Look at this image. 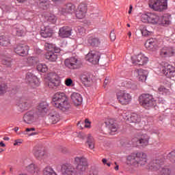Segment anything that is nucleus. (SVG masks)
I'll return each instance as SVG.
<instances>
[{
    "label": "nucleus",
    "instance_id": "b1692460",
    "mask_svg": "<svg viewBox=\"0 0 175 175\" xmlns=\"http://www.w3.org/2000/svg\"><path fill=\"white\" fill-rule=\"evenodd\" d=\"M70 98L75 106H80L83 103V96L79 93L73 92Z\"/></svg>",
    "mask_w": 175,
    "mask_h": 175
},
{
    "label": "nucleus",
    "instance_id": "4c0bfd02",
    "mask_svg": "<svg viewBox=\"0 0 175 175\" xmlns=\"http://www.w3.org/2000/svg\"><path fill=\"white\" fill-rule=\"evenodd\" d=\"M10 44V40L7 37H5L4 36H0V45L6 46H9Z\"/></svg>",
    "mask_w": 175,
    "mask_h": 175
},
{
    "label": "nucleus",
    "instance_id": "e2e57ef3",
    "mask_svg": "<svg viewBox=\"0 0 175 175\" xmlns=\"http://www.w3.org/2000/svg\"><path fill=\"white\" fill-rule=\"evenodd\" d=\"M133 9V6H132V5H130L129 10V14H132Z\"/></svg>",
    "mask_w": 175,
    "mask_h": 175
},
{
    "label": "nucleus",
    "instance_id": "09e8293b",
    "mask_svg": "<svg viewBox=\"0 0 175 175\" xmlns=\"http://www.w3.org/2000/svg\"><path fill=\"white\" fill-rule=\"evenodd\" d=\"M44 46L47 51H53L55 45L46 42Z\"/></svg>",
    "mask_w": 175,
    "mask_h": 175
},
{
    "label": "nucleus",
    "instance_id": "5fc2aeb1",
    "mask_svg": "<svg viewBox=\"0 0 175 175\" xmlns=\"http://www.w3.org/2000/svg\"><path fill=\"white\" fill-rule=\"evenodd\" d=\"M78 137L79 139H81L82 140H84V139H85L87 137V135H85V134H84V133H81L78 135Z\"/></svg>",
    "mask_w": 175,
    "mask_h": 175
},
{
    "label": "nucleus",
    "instance_id": "20e7f679",
    "mask_svg": "<svg viewBox=\"0 0 175 175\" xmlns=\"http://www.w3.org/2000/svg\"><path fill=\"white\" fill-rule=\"evenodd\" d=\"M139 103H141L144 109L150 110L151 107L155 106V100H154L152 95L150 94H142L139 96Z\"/></svg>",
    "mask_w": 175,
    "mask_h": 175
},
{
    "label": "nucleus",
    "instance_id": "6e6552de",
    "mask_svg": "<svg viewBox=\"0 0 175 175\" xmlns=\"http://www.w3.org/2000/svg\"><path fill=\"white\" fill-rule=\"evenodd\" d=\"M64 65L68 69H80L83 64L76 57H69L64 60Z\"/></svg>",
    "mask_w": 175,
    "mask_h": 175
},
{
    "label": "nucleus",
    "instance_id": "c03bdc74",
    "mask_svg": "<svg viewBox=\"0 0 175 175\" xmlns=\"http://www.w3.org/2000/svg\"><path fill=\"white\" fill-rule=\"evenodd\" d=\"M37 70L42 72V73H45V72L48 70L47 66L46 64H40L37 66Z\"/></svg>",
    "mask_w": 175,
    "mask_h": 175
},
{
    "label": "nucleus",
    "instance_id": "7ed1b4c3",
    "mask_svg": "<svg viewBox=\"0 0 175 175\" xmlns=\"http://www.w3.org/2000/svg\"><path fill=\"white\" fill-rule=\"evenodd\" d=\"M127 165L134 166L135 167H140L147 165V154L143 152L132 153L127 157Z\"/></svg>",
    "mask_w": 175,
    "mask_h": 175
},
{
    "label": "nucleus",
    "instance_id": "72a5a7b5",
    "mask_svg": "<svg viewBox=\"0 0 175 175\" xmlns=\"http://www.w3.org/2000/svg\"><path fill=\"white\" fill-rule=\"evenodd\" d=\"M105 124L108 126L109 131H111L109 133L110 135H113L114 132H117V126L114 124V122L113 120H109L105 122Z\"/></svg>",
    "mask_w": 175,
    "mask_h": 175
},
{
    "label": "nucleus",
    "instance_id": "dca6fc26",
    "mask_svg": "<svg viewBox=\"0 0 175 175\" xmlns=\"http://www.w3.org/2000/svg\"><path fill=\"white\" fill-rule=\"evenodd\" d=\"M175 54V49L173 47L165 46L160 51V55L163 58H167L169 57H173Z\"/></svg>",
    "mask_w": 175,
    "mask_h": 175
},
{
    "label": "nucleus",
    "instance_id": "a211bd4d",
    "mask_svg": "<svg viewBox=\"0 0 175 175\" xmlns=\"http://www.w3.org/2000/svg\"><path fill=\"white\" fill-rule=\"evenodd\" d=\"M162 73L167 77L171 79V77H175V68L173 66L167 64L165 67L162 68Z\"/></svg>",
    "mask_w": 175,
    "mask_h": 175
},
{
    "label": "nucleus",
    "instance_id": "0e129e2a",
    "mask_svg": "<svg viewBox=\"0 0 175 175\" xmlns=\"http://www.w3.org/2000/svg\"><path fill=\"white\" fill-rule=\"evenodd\" d=\"M31 131H35V128H27L26 132H31Z\"/></svg>",
    "mask_w": 175,
    "mask_h": 175
},
{
    "label": "nucleus",
    "instance_id": "473e14b6",
    "mask_svg": "<svg viewBox=\"0 0 175 175\" xmlns=\"http://www.w3.org/2000/svg\"><path fill=\"white\" fill-rule=\"evenodd\" d=\"M127 120L131 124H139V122L142 121L140 116L136 113H132L130 118H127Z\"/></svg>",
    "mask_w": 175,
    "mask_h": 175
},
{
    "label": "nucleus",
    "instance_id": "864d4df0",
    "mask_svg": "<svg viewBox=\"0 0 175 175\" xmlns=\"http://www.w3.org/2000/svg\"><path fill=\"white\" fill-rule=\"evenodd\" d=\"M78 33L81 36L84 35L85 33V29H84V27H79L78 28Z\"/></svg>",
    "mask_w": 175,
    "mask_h": 175
},
{
    "label": "nucleus",
    "instance_id": "37998d69",
    "mask_svg": "<svg viewBox=\"0 0 175 175\" xmlns=\"http://www.w3.org/2000/svg\"><path fill=\"white\" fill-rule=\"evenodd\" d=\"M39 8L43 9V10H46L49 8V1L47 0L40 1L39 3Z\"/></svg>",
    "mask_w": 175,
    "mask_h": 175
},
{
    "label": "nucleus",
    "instance_id": "7c9ffc66",
    "mask_svg": "<svg viewBox=\"0 0 175 175\" xmlns=\"http://www.w3.org/2000/svg\"><path fill=\"white\" fill-rule=\"evenodd\" d=\"M46 59L50 62H57V59H58V55L55 54L53 51H48L45 53Z\"/></svg>",
    "mask_w": 175,
    "mask_h": 175
},
{
    "label": "nucleus",
    "instance_id": "f03ea898",
    "mask_svg": "<svg viewBox=\"0 0 175 175\" xmlns=\"http://www.w3.org/2000/svg\"><path fill=\"white\" fill-rule=\"evenodd\" d=\"M52 105L55 107L62 110V111H66V110L70 109L69 99L64 92H58L55 93L52 98Z\"/></svg>",
    "mask_w": 175,
    "mask_h": 175
},
{
    "label": "nucleus",
    "instance_id": "052dcab7",
    "mask_svg": "<svg viewBox=\"0 0 175 175\" xmlns=\"http://www.w3.org/2000/svg\"><path fill=\"white\" fill-rule=\"evenodd\" d=\"M99 17V14H92V18L95 19Z\"/></svg>",
    "mask_w": 175,
    "mask_h": 175
},
{
    "label": "nucleus",
    "instance_id": "393cba45",
    "mask_svg": "<svg viewBox=\"0 0 175 175\" xmlns=\"http://www.w3.org/2000/svg\"><path fill=\"white\" fill-rule=\"evenodd\" d=\"M147 70L143 69H137L135 70V75H136L139 81H146L147 80Z\"/></svg>",
    "mask_w": 175,
    "mask_h": 175
},
{
    "label": "nucleus",
    "instance_id": "aec40b11",
    "mask_svg": "<svg viewBox=\"0 0 175 175\" xmlns=\"http://www.w3.org/2000/svg\"><path fill=\"white\" fill-rule=\"evenodd\" d=\"M145 47L147 50L150 51H155L158 49V45L157 44V40L155 38H150L146 40L145 43Z\"/></svg>",
    "mask_w": 175,
    "mask_h": 175
},
{
    "label": "nucleus",
    "instance_id": "774afa93",
    "mask_svg": "<svg viewBox=\"0 0 175 175\" xmlns=\"http://www.w3.org/2000/svg\"><path fill=\"white\" fill-rule=\"evenodd\" d=\"M0 146L1 147H6V145L3 143V142H0Z\"/></svg>",
    "mask_w": 175,
    "mask_h": 175
},
{
    "label": "nucleus",
    "instance_id": "603ef678",
    "mask_svg": "<svg viewBox=\"0 0 175 175\" xmlns=\"http://www.w3.org/2000/svg\"><path fill=\"white\" fill-rule=\"evenodd\" d=\"M109 38L112 42H114L116 40V33L114 32V30H112L109 34Z\"/></svg>",
    "mask_w": 175,
    "mask_h": 175
},
{
    "label": "nucleus",
    "instance_id": "423d86ee",
    "mask_svg": "<svg viewBox=\"0 0 175 175\" xmlns=\"http://www.w3.org/2000/svg\"><path fill=\"white\" fill-rule=\"evenodd\" d=\"M117 99L124 106L129 105L132 102V95H131L126 90H120L116 93Z\"/></svg>",
    "mask_w": 175,
    "mask_h": 175
},
{
    "label": "nucleus",
    "instance_id": "e433bc0d",
    "mask_svg": "<svg viewBox=\"0 0 175 175\" xmlns=\"http://www.w3.org/2000/svg\"><path fill=\"white\" fill-rule=\"evenodd\" d=\"M1 63L7 68H10L12 66V58L3 56L1 57Z\"/></svg>",
    "mask_w": 175,
    "mask_h": 175
},
{
    "label": "nucleus",
    "instance_id": "49530a36",
    "mask_svg": "<svg viewBox=\"0 0 175 175\" xmlns=\"http://www.w3.org/2000/svg\"><path fill=\"white\" fill-rule=\"evenodd\" d=\"M126 86L130 90H137V84L133 81H129L126 83Z\"/></svg>",
    "mask_w": 175,
    "mask_h": 175
},
{
    "label": "nucleus",
    "instance_id": "ddd939ff",
    "mask_svg": "<svg viewBox=\"0 0 175 175\" xmlns=\"http://www.w3.org/2000/svg\"><path fill=\"white\" fill-rule=\"evenodd\" d=\"M26 81L29 83V84H30L31 87H33V88L39 87V84H40L38 77L31 72H27L26 74Z\"/></svg>",
    "mask_w": 175,
    "mask_h": 175
},
{
    "label": "nucleus",
    "instance_id": "ea45409f",
    "mask_svg": "<svg viewBox=\"0 0 175 175\" xmlns=\"http://www.w3.org/2000/svg\"><path fill=\"white\" fill-rule=\"evenodd\" d=\"M158 92L162 94V95H170V89L165 88V86L161 85L158 88Z\"/></svg>",
    "mask_w": 175,
    "mask_h": 175
},
{
    "label": "nucleus",
    "instance_id": "6e6d98bb",
    "mask_svg": "<svg viewBox=\"0 0 175 175\" xmlns=\"http://www.w3.org/2000/svg\"><path fill=\"white\" fill-rule=\"evenodd\" d=\"M23 143L22 139H16L15 140V143L14 144V146H20Z\"/></svg>",
    "mask_w": 175,
    "mask_h": 175
},
{
    "label": "nucleus",
    "instance_id": "f704fd0d",
    "mask_svg": "<svg viewBox=\"0 0 175 175\" xmlns=\"http://www.w3.org/2000/svg\"><path fill=\"white\" fill-rule=\"evenodd\" d=\"M86 144H88V148H90V150H94L95 148V139L91 134H89L87 136Z\"/></svg>",
    "mask_w": 175,
    "mask_h": 175
},
{
    "label": "nucleus",
    "instance_id": "3c124183",
    "mask_svg": "<svg viewBox=\"0 0 175 175\" xmlns=\"http://www.w3.org/2000/svg\"><path fill=\"white\" fill-rule=\"evenodd\" d=\"M65 84L67 85V87H70V85L73 84V80H72L70 78H68L65 81Z\"/></svg>",
    "mask_w": 175,
    "mask_h": 175
},
{
    "label": "nucleus",
    "instance_id": "c9c22d12",
    "mask_svg": "<svg viewBox=\"0 0 175 175\" xmlns=\"http://www.w3.org/2000/svg\"><path fill=\"white\" fill-rule=\"evenodd\" d=\"M80 79L82 83H90L91 81V77H90V73L83 72L80 75Z\"/></svg>",
    "mask_w": 175,
    "mask_h": 175
},
{
    "label": "nucleus",
    "instance_id": "c85d7f7f",
    "mask_svg": "<svg viewBox=\"0 0 175 175\" xmlns=\"http://www.w3.org/2000/svg\"><path fill=\"white\" fill-rule=\"evenodd\" d=\"M88 43L92 47H98L99 44H100V40L99 38L94 36H91L88 38Z\"/></svg>",
    "mask_w": 175,
    "mask_h": 175
},
{
    "label": "nucleus",
    "instance_id": "39448f33",
    "mask_svg": "<svg viewBox=\"0 0 175 175\" xmlns=\"http://www.w3.org/2000/svg\"><path fill=\"white\" fill-rule=\"evenodd\" d=\"M149 8L155 12H163L167 9V0H150Z\"/></svg>",
    "mask_w": 175,
    "mask_h": 175
},
{
    "label": "nucleus",
    "instance_id": "4be33fe9",
    "mask_svg": "<svg viewBox=\"0 0 175 175\" xmlns=\"http://www.w3.org/2000/svg\"><path fill=\"white\" fill-rule=\"evenodd\" d=\"M23 121L25 124H33V122H35V112H33V111H27L23 116Z\"/></svg>",
    "mask_w": 175,
    "mask_h": 175
},
{
    "label": "nucleus",
    "instance_id": "58836bf2",
    "mask_svg": "<svg viewBox=\"0 0 175 175\" xmlns=\"http://www.w3.org/2000/svg\"><path fill=\"white\" fill-rule=\"evenodd\" d=\"M159 25H169L170 24V21L167 16H159Z\"/></svg>",
    "mask_w": 175,
    "mask_h": 175
},
{
    "label": "nucleus",
    "instance_id": "4d7b16f0",
    "mask_svg": "<svg viewBox=\"0 0 175 175\" xmlns=\"http://www.w3.org/2000/svg\"><path fill=\"white\" fill-rule=\"evenodd\" d=\"M88 175H98V171H96V170H90Z\"/></svg>",
    "mask_w": 175,
    "mask_h": 175
},
{
    "label": "nucleus",
    "instance_id": "680f3d73",
    "mask_svg": "<svg viewBox=\"0 0 175 175\" xmlns=\"http://www.w3.org/2000/svg\"><path fill=\"white\" fill-rule=\"evenodd\" d=\"M108 83H109V79H107V78H105L104 81V85H103L104 88H106V85H107Z\"/></svg>",
    "mask_w": 175,
    "mask_h": 175
},
{
    "label": "nucleus",
    "instance_id": "8fccbe9b",
    "mask_svg": "<svg viewBox=\"0 0 175 175\" xmlns=\"http://www.w3.org/2000/svg\"><path fill=\"white\" fill-rule=\"evenodd\" d=\"M141 32L143 35V36H148V35H150V31L147 30V27H144L143 28L141 29Z\"/></svg>",
    "mask_w": 175,
    "mask_h": 175
},
{
    "label": "nucleus",
    "instance_id": "79ce46f5",
    "mask_svg": "<svg viewBox=\"0 0 175 175\" xmlns=\"http://www.w3.org/2000/svg\"><path fill=\"white\" fill-rule=\"evenodd\" d=\"M8 85L5 83H0V95H3L8 92Z\"/></svg>",
    "mask_w": 175,
    "mask_h": 175
},
{
    "label": "nucleus",
    "instance_id": "f8f14e48",
    "mask_svg": "<svg viewBox=\"0 0 175 175\" xmlns=\"http://www.w3.org/2000/svg\"><path fill=\"white\" fill-rule=\"evenodd\" d=\"M88 11V6L84 3H81L78 5L77 10L76 12L77 18H79L80 20L84 18V17H85V15L87 14Z\"/></svg>",
    "mask_w": 175,
    "mask_h": 175
},
{
    "label": "nucleus",
    "instance_id": "f3484780",
    "mask_svg": "<svg viewBox=\"0 0 175 175\" xmlns=\"http://www.w3.org/2000/svg\"><path fill=\"white\" fill-rule=\"evenodd\" d=\"M37 112L39 116H46L49 112V103L46 101L40 103L37 107Z\"/></svg>",
    "mask_w": 175,
    "mask_h": 175
},
{
    "label": "nucleus",
    "instance_id": "4468645a",
    "mask_svg": "<svg viewBox=\"0 0 175 175\" xmlns=\"http://www.w3.org/2000/svg\"><path fill=\"white\" fill-rule=\"evenodd\" d=\"M75 9H76V6L72 3H68L60 8L59 12L60 14H72V13H75Z\"/></svg>",
    "mask_w": 175,
    "mask_h": 175
},
{
    "label": "nucleus",
    "instance_id": "5701e85b",
    "mask_svg": "<svg viewBox=\"0 0 175 175\" xmlns=\"http://www.w3.org/2000/svg\"><path fill=\"white\" fill-rule=\"evenodd\" d=\"M70 35H72V27L64 26L61 27L59 30V36H60V38H69Z\"/></svg>",
    "mask_w": 175,
    "mask_h": 175
},
{
    "label": "nucleus",
    "instance_id": "9b49d317",
    "mask_svg": "<svg viewBox=\"0 0 175 175\" xmlns=\"http://www.w3.org/2000/svg\"><path fill=\"white\" fill-rule=\"evenodd\" d=\"M14 53L21 55V57H27L28 51H29V46L25 44H18L14 48Z\"/></svg>",
    "mask_w": 175,
    "mask_h": 175
},
{
    "label": "nucleus",
    "instance_id": "412c9836",
    "mask_svg": "<svg viewBox=\"0 0 175 175\" xmlns=\"http://www.w3.org/2000/svg\"><path fill=\"white\" fill-rule=\"evenodd\" d=\"M54 33V30L50 27V25H46L41 29L40 35L42 38H51Z\"/></svg>",
    "mask_w": 175,
    "mask_h": 175
},
{
    "label": "nucleus",
    "instance_id": "9d476101",
    "mask_svg": "<svg viewBox=\"0 0 175 175\" xmlns=\"http://www.w3.org/2000/svg\"><path fill=\"white\" fill-rule=\"evenodd\" d=\"M132 64L133 65H138L139 66H143L148 62V57L140 53L137 55L131 57Z\"/></svg>",
    "mask_w": 175,
    "mask_h": 175
},
{
    "label": "nucleus",
    "instance_id": "6ab92c4d",
    "mask_svg": "<svg viewBox=\"0 0 175 175\" xmlns=\"http://www.w3.org/2000/svg\"><path fill=\"white\" fill-rule=\"evenodd\" d=\"M59 113L54 110H52L48 114V119L46 120V122L49 124H57V122L59 121Z\"/></svg>",
    "mask_w": 175,
    "mask_h": 175
},
{
    "label": "nucleus",
    "instance_id": "bf43d9fd",
    "mask_svg": "<svg viewBox=\"0 0 175 175\" xmlns=\"http://www.w3.org/2000/svg\"><path fill=\"white\" fill-rule=\"evenodd\" d=\"M169 158H174L175 157V152H171L168 154Z\"/></svg>",
    "mask_w": 175,
    "mask_h": 175
},
{
    "label": "nucleus",
    "instance_id": "a18cd8bd",
    "mask_svg": "<svg viewBox=\"0 0 175 175\" xmlns=\"http://www.w3.org/2000/svg\"><path fill=\"white\" fill-rule=\"evenodd\" d=\"M158 170V173L159 175H170L171 171L167 168H161L160 167Z\"/></svg>",
    "mask_w": 175,
    "mask_h": 175
},
{
    "label": "nucleus",
    "instance_id": "bb28decb",
    "mask_svg": "<svg viewBox=\"0 0 175 175\" xmlns=\"http://www.w3.org/2000/svg\"><path fill=\"white\" fill-rule=\"evenodd\" d=\"M26 170L32 175H39V173H40V170L39 169V167L36 165V164L31 163L26 167Z\"/></svg>",
    "mask_w": 175,
    "mask_h": 175
},
{
    "label": "nucleus",
    "instance_id": "de8ad7c7",
    "mask_svg": "<svg viewBox=\"0 0 175 175\" xmlns=\"http://www.w3.org/2000/svg\"><path fill=\"white\" fill-rule=\"evenodd\" d=\"M46 20L51 24H55L57 23V17L54 14H51L48 16H46Z\"/></svg>",
    "mask_w": 175,
    "mask_h": 175
},
{
    "label": "nucleus",
    "instance_id": "0eeeda50",
    "mask_svg": "<svg viewBox=\"0 0 175 175\" xmlns=\"http://www.w3.org/2000/svg\"><path fill=\"white\" fill-rule=\"evenodd\" d=\"M159 17V16L154 13L142 14L141 20L142 23H148L149 24H153V25H159V23H161Z\"/></svg>",
    "mask_w": 175,
    "mask_h": 175
},
{
    "label": "nucleus",
    "instance_id": "c756f323",
    "mask_svg": "<svg viewBox=\"0 0 175 175\" xmlns=\"http://www.w3.org/2000/svg\"><path fill=\"white\" fill-rule=\"evenodd\" d=\"M148 140H150V136L147 134H144L138 139L137 143L142 146V147H146L148 146Z\"/></svg>",
    "mask_w": 175,
    "mask_h": 175
},
{
    "label": "nucleus",
    "instance_id": "f257e3e1",
    "mask_svg": "<svg viewBox=\"0 0 175 175\" xmlns=\"http://www.w3.org/2000/svg\"><path fill=\"white\" fill-rule=\"evenodd\" d=\"M76 167L72 164H63L61 167L62 175H79L83 174L88 167V160L84 157H77L74 161Z\"/></svg>",
    "mask_w": 175,
    "mask_h": 175
},
{
    "label": "nucleus",
    "instance_id": "13d9d810",
    "mask_svg": "<svg viewBox=\"0 0 175 175\" xmlns=\"http://www.w3.org/2000/svg\"><path fill=\"white\" fill-rule=\"evenodd\" d=\"M61 52V49L54 46L53 53H57Z\"/></svg>",
    "mask_w": 175,
    "mask_h": 175
},
{
    "label": "nucleus",
    "instance_id": "2eb2a0df",
    "mask_svg": "<svg viewBox=\"0 0 175 175\" xmlns=\"http://www.w3.org/2000/svg\"><path fill=\"white\" fill-rule=\"evenodd\" d=\"M33 152L35 157L39 161H42L44 157H46V151H44V148L42 146H36L33 149Z\"/></svg>",
    "mask_w": 175,
    "mask_h": 175
},
{
    "label": "nucleus",
    "instance_id": "2f4dec72",
    "mask_svg": "<svg viewBox=\"0 0 175 175\" xmlns=\"http://www.w3.org/2000/svg\"><path fill=\"white\" fill-rule=\"evenodd\" d=\"M32 106V101L30 100H25V101L22 102L19 104L18 107L22 110V111H24V110H28L29 107Z\"/></svg>",
    "mask_w": 175,
    "mask_h": 175
},
{
    "label": "nucleus",
    "instance_id": "69168bd1",
    "mask_svg": "<svg viewBox=\"0 0 175 175\" xmlns=\"http://www.w3.org/2000/svg\"><path fill=\"white\" fill-rule=\"evenodd\" d=\"M102 162H103V165H107V159H103Z\"/></svg>",
    "mask_w": 175,
    "mask_h": 175
},
{
    "label": "nucleus",
    "instance_id": "a19ab883",
    "mask_svg": "<svg viewBox=\"0 0 175 175\" xmlns=\"http://www.w3.org/2000/svg\"><path fill=\"white\" fill-rule=\"evenodd\" d=\"M12 33L14 35H16V36H23V34L24 33V30L19 27H14L12 29Z\"/></svg>",
    "mask_w": 175,
    "mask_h": 175
},
{
    "label": "nucleus",
    "instance_id": "338daca9",
    "mask_svg": "<svg viewBox=\"0 0 175 175\" xmlns=\"http://www.w3.org/2000/svg\"><path fill=\"white\" fill-rule=\"evenodd\" d=\"M85 124H89V125H91V122L88 119L85 120Z\"/></svg>",
    "mask_w": 175,
    "mask_h": 175
},
{
    "label": "nucleus",
    "instance_id": "cd10ccee",
    "mask_svg": "<svg viewBox=\"0 0 175 175\" xmlns=\"http://www.w3.org/2000/svg\"><path fill=\"white\" fill-rule=\"evenodd\" d=\"M100 58L99 55L92 53H89L86 56L87 61L91 62L93 65H96L99 62Z\"/></svg>",
    "mask_w": 175,
    "mask_h": 175
},
{
    "label": "nucleus",
    "instance_id": "a878e982",
    "mask_svg": "<svg viewBox=\"0 0 175 175\" xmlns=\"http://www.w3.org/2000/svg\"><path fill=\"white\" fill-rule=\"evenodd\" d=\"M163 163V160L161 157H156L150 163L151 167L154 169V170H159L161 169V165Z\"/></svg>",
    "mask_w": 175,
    "mask_h": 175
},
{
    "label": "nucleus",
    "instance_id": "1a4fd4ad",
    "mask_svg": "<svg viewBox=\"0 0 175 175\" xmlns=\"http://www.w3.org/2000/svg\"><path fill=\"white\" fill-rule=\"evenodd\" d=\"M48 80L49 81L48 83L49 88H57V87H59L61 84L59 76L55 72H50L48 75Z\"/></svg>",
    "mask_w": 175,
    "mask_h": 175
}]
</instances>
